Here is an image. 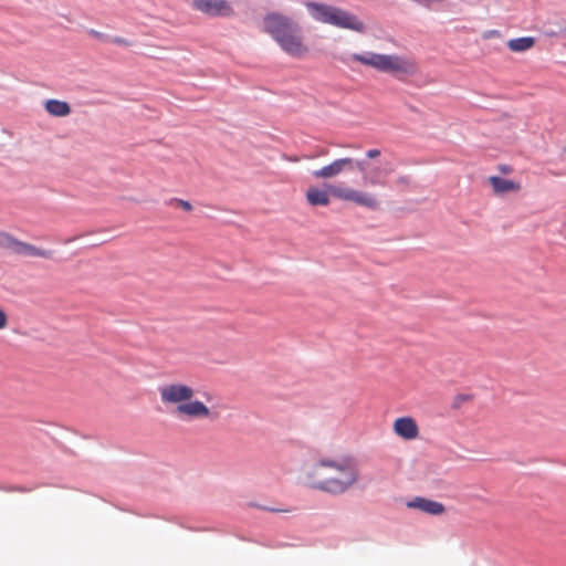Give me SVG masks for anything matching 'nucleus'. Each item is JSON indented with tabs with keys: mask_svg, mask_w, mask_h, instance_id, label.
Here are the masks:
<instances>
[{
	"mask_svg": "<svg viewBox=\"0 0 566 566\" xmlns=\"http://www.w3.org/2000/svg\"><path fill=\"white\" fill-rule=\"evenodd\" d=\"M359 478L358 469L350 459L322 458L304 469L303 483L314 490L338 495L345 493Z\"/></svg>",
	"mask_w": 566,
	"mask_h": 566,
	"instance_id": "obj_1",
	"label": "nucleus"
},
{
	"mask_svg": "<svg viewBox=\"0 0 566 566\" xmlns=\"http://www.w3.org/2000/svg\"><path fill=\"white\" fill-rule=\"evenodd\" d=\"M161 403L171 409L175 416L184 421L208 420L216 421L220 412L209 407L205 401L196 398V390L191 385L171 381L158 387Z\"/></svg>",
	"mask_w": 566,
	"mask_h": 566,
	"instance_id": "obj_2",
	"label": "nucleus"
},
{
	"mask_svg": "<svg viewBox=\"0 0 566 566\" xmlns=\"http://www.w3.org/2000/svg\"><path fill=\"white\" fill-rule=\"evenodd\" d=\"M353 169H357L361 174L364 184L369 187H385L387 185V176L391 172L390 168L371 167L365 160L343 157L336 158L319 169L313 170L312 176L315 179L329 180Z\"/></svg>",
	"mask_w": 566,
	"mask_h": 566,
	"instance_id": "obj_3",
	"label": "nucleus"
},
{
	"mask_svg": "<svg viewBox=\"0 0 566 566\" xmlns=\"http://www.w3.org/2000/svg\"><path fill=\"white\" fill-rule=\"evenodd\" d=\"M264 30L280 45V48L293 57H304L308 48L303 42L301 30L290 18L280 13H269L264 20Z\"/></svg>",
	"mask_w": 566,
	"mask_h": 566,
	"instance_id": "obj_4",
	"label": "nucleus"
},
{
	"mask_svg": "<svg viewBox=\"0 0 566 566\" xmlns=\"http://www.w3.org/2000/svg\"><path fill=\"white\" fill-rule=\"evenodd\" d=\"M331 196L367 209L375 210L379 208V201L375 195L344 185H326V189L310 187L305 195L311 206L322 207H326L331 203Z\"/></svg>",
	"mask_w": 566,
	"mask_h": 566,
	"instance_id": "obj_5",
	"label": "nucleus"
},
{
	"mask_svg": "<svg viewBox=\"0 0 566 566\" xmlns=\"http://www.w3.org/2000/svg\"><path fill=\"white\" fill-rule=\"evenodd\" d=\"M347 61L361 63L366 66L374 67L380 72L395 74L411 75L417 72V64L411 59L401 57L390 54L378 53H354L348 56Z\"/></svg>",
	"mask_w": 566,
	"mask_h": 566,
	"instance_id": "obj_6",
	"label": "nucleus"
},
{
	"mask_svg": "<svg viewBox=\"0 0 566 566\" xmlns=\"http://www.w3.org/2000/svg\"><path fill=\"white\" fill-rule=\"evenodd\" d=\"M192 8L210 17H231L233 8L227 0H192Z\"/></svg>",
	"mask_w": 566,
	"mask_h": 566,
	"instance_id": "obj_7",
	"label": "nucleus"
},
{
	"mask_svg": "<svg viewBox=\"0 0 566 566\" xmlns=\"http://www.w3.org/2000/svg\"><path fill=\"white\" fill-rule=\"evenodd\" d=\"M332 25L340 29H348L359 33L365 31V24L357 18V15L340 8L335 9Z\"/></svg>",
	"mask_w": 566,
	"mask_h": 566,
	"instance_id": "obj_8",
	"label": "nucleus"
},
{
	"mask_svg": "<svg viewBox=\"0 0 566 566\" xmlns=\"http://www.w3.org/2000/svg\"><path fill=\"white\" fill-rule=\"evenodd\" d=\"M392 430L403 440H415L419 437V426L410 416L397 418L392 423Z\"/></svg>",
	"mask_w": 566,
	"mask_h": 566,
	"instance_id": "obj_9",
	"label": "nucleus"
},
{
	"mask_svg": "<svg viewBox=\"0 0 566 566\" xmlns=\"http://www.w3.org/2000/svg\"><path fill=\"white\" fill-rule=\"evenodd\" d=\"M407 506L430 515H442L446 512V507L442 503L420 496L409 501Z\"/></svg>",
	"mask_w": 566,
	"mask_h": 566,
	"instance_id": "obj_10",
	"label": "nucleus"
},
{
	"mask_svg": "<svg viewBox=\"0 0 566 566\" xmlns=\"http://www.w3.org/2000/svg\"><path fill=\"white\" fill-rule=\"evenodd\" d=\"M306 8L316 21L332 24L336 7L317 2H307Z\"/></svg>",
	"mask_w": 566,
	"mask_h": 566,
	"instance_id": "obj_11",
	"label": "nucleus"
},
{
	"mask_svg": "<svg viewBox=\"0 0 566 566\" xmlns=\"http://www.w3.org/2000/svg\"><path fill=\"white\" fill-rule=\"evenodd\" d=\"M489 182L492 186L495 193H506L512 191H518L521 189L520 182L497 176H491L489 178Z\"/></svg>",
	"mask_w": 566,
	"mask_h": 566,
	"instance_id": "obj_12",
	"label": "nucleus"
},
{
	"mask_svg": "<svg viewBox=\"0 0 566 566\" xmlns=\"http://www.w3.org/2000/svg\"><path fill=\"white\" fill-rule=\"evenodd\" d=\"M45 111L55 117H65L71 114V106L67 102L59 99H48L44 104Z\"/></svg>",
	"mask_w": 566,
	"mask_h": 566,
	"instance_id": "obj_13",
	"label": "nucleus"
},
{
	"mask_svg": "<svg viewBox=\"0 0 566 566\" xmlns=\"http://www.w3.org/2000/svg\"><path fill=\"white\" fill-rule=\"evenodd\" d=\"M17 254L29 255V256H39L44 259H51L53 252L51 250H44L36 248L30 243L19 241Z\"/></svg>",
	"mask_w": 566,
	"mask_h": 566,
	"instance_id": "obj_14",
	"label": "nucleus"
},
{
	"mask_svg": "<svg viewBox=\"0 0 566 566\" xmlns=\"http://www.w3.org/2000/svg\"><path fill=\"white\" fill-rule=\"evenodd\" d=\"M535 44V39L533 36H523L517 39H511L507 41V48L512 52H525L531 50Z\"/></svg>",
	"mask_w": 566,
	"mask_h": 566,
	"instance_id": "obj_15",
	"label": "nucleus"
},
{
	"mask_svg": "<svg viewBox=\"0 0 566 566\" xmlns=\"http://www.w3.org/2000/svg\"><path fill=\"white\" fill-rule=\"evenodd\" d=\"M19 244V240L7 234V233H0V247L2 249H7L12 251L13 253L17 252Z\"/></svg>",
	"mask_w": 566,
	"mask_h": 566,
	"instance_id": "obj_16",
	"label": "nucleus"
},
{
	"mask_svg": "<svg viewBox=\"0 0 566 566\" xmlns=\"http://www.w3.org/2000/svg\"><path fill=\"white\" fill-rule=\"evenodd\" d=\"M108 42H112V43L120 45V46H126V48L132 45V41H129L125 38H122V36L109 38Z\"/></svg>",
	"mask_w": 566,
	"mask_h": 566,
	"instance_id": "obj_17",
	"label": "nucleus"
},
{
	"mask_svg": "<svg viewBox=\"0 0 566 566\" xmlns=\"http://www.w3.org/2000/svg\"><path fill=\"white\" fill-rule=\"evenodd\" d=\"M88 34L91 36L95 38V39H98V40L103 41V42H108V40H109L108 35H106V34H104L102 32H98L96 30H90Z\"/></svg>",
	"mask_w": 566,
	"mask_h": 566,
	"instance_id": "obj_18",
	"label": "nucleus"
},
{
	"mask_svg": "<svg viewBox=\"0 0 566 566\" xmlns=\"http://www.w3.org/2000/svg\"><path fill=\"white\" fill-rule=\"evenodd\" d=\"M176 202L185 211H191L192 210V206H191V203L189 201H186L184 199H176Z\"/></svg>",
	"mask_w": 566,
	"mask_h": 566,
	"instance_id": "obj_19",
	"label": "nucleus"
},
{
	"mask_svg": "<svg viewBox=\"0 0 566 566\" xmlns=\"http://www.w3.org/2000/svg\"><path fill=\"white\" fill-rule=\"evenodd\" d=\"M8 325V316L3 310L0 308V329L6 328Z\"/></svg>",
	"mask_w": 566,
	"mask_h": 566,
	"instance_id": "obj_20",
	"label": "nucleus"
},
{
	"mask_svg": "<svg viewBox=\"0 0 566 566\" xmlns=\"http://www.w3.org/2000/svg\"><path fill=\"white\" fill-rule=\"evenodd\" d=\"M380 154H381V151L379 149L374 148V149H369V150L366 151V157L368 159H374V158L379 157Z\"/></svg>",
	"mask_w": 566,
	"mask_h": 566,
	"instance_id": "obj_21",
	"label": "nucleus"
},
{
	"mask_svg": "<svg viewBox=\"0 0 566 566\" xmlns=\"http://www.w3.org/2000/svg\"><path fill=\"white\" fill-rule=\"evenodd\" d=\"M328 155H329V150L327 148H319L317 150V154L312 155V156H306V158L312 159V158H315L318 156H328Z\"/></svg>",
	"mask_w": 566,
	"mask_h": 566,
	"instance_id": "obj_22",
	"label": "nucleus"
},
{
	"mask_svg": "<svg viewBox=\"0 0 566 566\" xmlns=\"http://www.w3.org/2000/svg\"><path fill=\"white\" fill-rule=\"evenodd\" d=\"M397 184L399 185H409V178L407 176H401L397 179Z\"/></svg>",
	"mask_w": 566,
	"mask_h": 566,
	"instance_id": "obj_23",
	"label": "nucleus"
},
{
	"mask_svg": "<svg viewBox=\"0 0 566 566\" xmlns=\"http://www.w3.org/2000/svg\"><path fill=\"white\" fill-rule=\"evenodd\" d=\"M500 170H501L502 172H505V174L511 171V169H510V168H507L506 166H502V167L500 168Z\"/></svg>",
	"mask_w": 566,
	"mask_h": 566,
	"instance_id": "obj_24",
	"label": "nucleus"
},
{
	"mask_svg": "<svg viewBox=\"0 0 566 566\" xmlns=\"http://www.w3.org/2000/svg\"><path fill=\"white\" fill-rule=\"evenodd\" d=\"M272 512H290L289 509H285V510H275V509H271Z\"/></svg>",
	"mask_w": 566,
	"mask_h": 566,
	"instance_id": "obj_25",
	"label": "nucleus"
},
{
	"mask_svg": "<svg viewBox=\"0 0 566 566\" xmlns=\"http://www.w3.org/2000/svg\"><path fill=\"white\" fill-rule=\"evenodd\" d=\"M457 399L459 400V402H462V400H464V399H465V397L460 396V397H458Z\"/></svg>",
	"mask_w": 566,
	"mask_h": 566,
	"instance_id": "obj_26",
	"label": "nucleus"
}]
</instances>
